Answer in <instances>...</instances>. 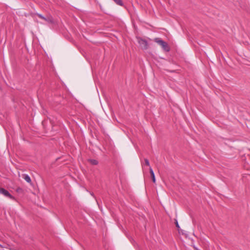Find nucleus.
<instances>
[{
	"label": "nucleus",
	"instance_id": "nucleus-1",
	"mask_svg": "<svg viewBox=\"0 0 250 250\" xmlns=\"http://www.w3.org/2000/svg\"><path fill=\"white\" fill-rule=\"evenodd\" d=\"M154 41L160 45L164 50L167 52L169 51V47L167 43L160 38H155Z\"/></svg>",
	"mask_w": 250,
	"mask_h": 250
},
{
	"label": "nucleus",
	"instance_id": "nucleus-2",
	"mask_svg": "<svg viewBox=\"0 0 250 250\" xmlns=\"http://www.w3.org/2000/svg\"><path fill=\"white\" fill-rule=\"evenodd\" d=\"M138 42L140 44L141 47L143 49H146L148 47V43L146 40L141 38H137Z\"/></svg>",
	"mask_w": 250,
	"mask_h": 250
},
{
	"label": "nucleus",
	"instance_id": "nucleus-3",
	"mask_svg": "<svg viewBox=\"0 0 250 250\" xmlns=\"http://www.w3.org/2000/svg\"><path fill=\"white\" fill-rule=\"evenodd\" d=\"M35 15H37L40 18L43 20L47 23H53V18L50 15L47 16L46 17H44L42 15L39 14V13H36V14H35Z\"/></svg>",
	"mask_w": 250,
	"mask_h": 250
},
{
	"label": "nucleus",
	"instance_id": "nucleus-4",
	"mask_svg": "<svg viewBox=\"0 0 250 250\" xmlns=\"http://www.w3.org/2000/svg\"><path fill=\"white\" fill-rule=\"evenodd\" d=\"M0 194L3 195L5 197L9 198L11 199H15V198L10 194L8 191L3 188H0Z\"/></svg>",
	"mask_w": 250,
	"mask_h": 250
},
{
	"label": "nucleus",
	"instance_id": "nucleus-5",
	"mask_svg": "<svg viewBox=\"0 0 250 250\" xmlns=\"http://www.w3.org/2000/svg\"><path fill=\"white\" fill-rule=\"evenodd\" d=\"M149 171H150V173L153 182L155 183L156 180H155V175H154V172H153L152 169L151 167L149 168Z\"/></svg>",
	"mask_w": 250,
	"mask_h": 250
},
{
	"label": "nucleus",
	"instance_id": "nucleus-6",
	"mask_svg": "<svg viewBox=\"0 0 250 250\" xmlns=\"http://www.w3.org/2000/svg\"><path fill=\"white\" fill-rule=\"evenodd\" d=\"M23 178L27 183H30L31 182L30 177L28 175L24 174L23 175Z\"/></svg>",
	"mask_w": 250,
	"mask_h": 250
},
{
	"label": "nucleus",
	"instance_id": "nucleus-7",
	"mask_svg": "<svg viewBox=\"0 0 250 250\" xmlns=\"http://www.w3.org/2000/svg\"><path fill=\"white\" fill-rule=\"evenodd\" d=\"M88 161L93 165H97L98 164V161L94 159H89Z\"/></svg>",
	"mask_w": 250,
	"mask_h": 250
},
{
	"label": "nucleus",
	"instance_id": "nucleus-8",
	"mask_svg": "<svg viewBox=\"0 0 250 250\" xmlns=\"http://www.w3.org/2000/svg\"><path fill=\"white\" fill-rule=\"evenodd\" d=\"M114 2L118 5L120 6L123 5V3L121 0H113Z\"/></svg>",
	"mask_w": 250,
	"mask_h": 250
},
{
	"label": "nucleus",
	"instance_id": "nucleus-9",
	"mask_svg": "<svg viewBox=\"0 0 250 250\" xmlns=\"http://www.w3.org/2000/svg\"><path fill=\"white\" fill-rule=\"evenodd\" d=\"M145 165L147 166H149V161L147 159H145Z\"/></svg>",
	"mask_w": 250,
	"mask_h": 250
},
{
	"label": "nucleus",
	"instance_id": "nucleus-10",
	"mask_svg": "<svg viewBox=\"0 0 250 250\" xmlns=\"http://www.w3.org/2000/svg\"><path fill=\"white\" fill-rule=\"evenodd\" d=\"M176 227H177V228H180L179 225V224H178V222H177V221H176Z\"/></svg>",
	"mask_w": 250,
	"mask_h": 250
}]
</instances>
